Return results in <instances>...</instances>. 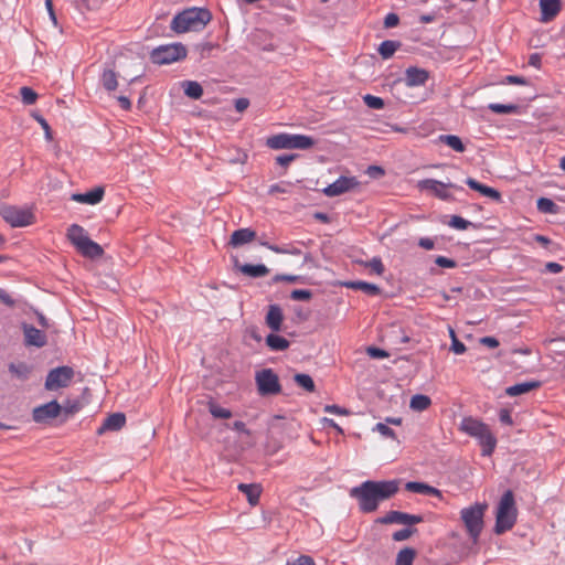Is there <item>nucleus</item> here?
<instances>
[{
	"mask_svg": "<svg viewBox=\"0 0 565 565\" xmlns=\"http://www.w3.org/2000/svg\"><path fill=\"white\" fill-rule=\"evenodd\" d=\"M398 489V480H366L360 486L353 487L350 490V497L358 500L362 512L371 513L379 508L380 502L395 495Z\"/></svg>",
	"mask_w": 565,
	"mask_h": 565,
	"instance_id": "f257e3e1",
	"label": "nucleus"
},
{
	"mask_svg": "<svg viewBox=\"0 0 565 565\" xmlns=\"http://www.w3.org/2000/svg\"><path fill=\"white\" fill-rule=\"evenodd\" d=\"M212 20V13L206 8L192 7L179 12L171 21L170 28L173 32L181 34L185 32L202 31Z\"/></svg>",
	"mask_w": 565,
	"mask_h": 565,
	"instance_id": "f03ea898",
	"label": "nucleus"
},
{
	"mask_svg": "<svg viewBox=\"0 0 565 565\" xmlns=\"http://www.w3.org/2000/svg\"><path fill=\"white\" fill-rule=\"evenodd\" d=\"M518 516L514 494L511 490H507L501 497L495 515L494 533L500 535L511 530Z\"/></svg>",
	"mask_w": 565,
	"mask_h": 565,
	"instance_id": "7ed1b4c3",
	"label": "nucleus"
},
{
	"mask_svg": "<svg viewBox=\"0 0 565 565\" xmlns=\"http://www.w3.org/2000/svg\"><path fill=\"white\" fill-rule=\"evenodd\" d=\"M68 241L75 246L78 253L87 258H99L104 254L103 247L96 242L92 241L87 232L78 224H72L67 228L66 234Z\"/></svg>",
	"mask_w": 565,
	"mask_h": 565,
	"instance_id": "20e7f679",
	"label": "nucleus"
},
{
	"mask_svg": "<svg viewBox=\"0 0 565 565\" xmlns=\"http://www.w3.org/2000/svg\"><path fill=\"white\" fill-rule=\"evenodd\" d=\"M488 508L487 503H475L460 511L461 521L465 524L469 537L477 542L483 530V516Z\"/></svg>",
	"mask_w": 565,
	"mask_h": 565,
	"instance_id": "39448f33",
	"label": "nucleus"
},
{
	"mask_svg": "<svg viewBox=\"0 0 565 565\" xmlns=\"http://www.w3.org/2000/svg\"><path fill=\"white\" fill-rule=\"evenodd\" d=\"M266 145L270 149H310L316 145L312 137L306 135L278 134L269 137Z\"/></svg>",
	"mask_w": 565,
	"mask_h": 565,
	"instance_id": "423d86ee",
	"label": "nucleus"
},
{
	"mask_svg": "<svg viewBox=\"0 0 565 565\" xmlns=\"http://www.w3.org/2000/svg\"><path fill=\"white\" fill-rule=\"evenodd\" d=\"M186 57V49L182 43L160 45L150 53V60L158 65L171 64Z\"/></svg>",
	"mask_w": 565,
	"mask_h": 565,
	"instance_id": "0eeeda50",
	"label": "nucleus"
},
{
	"mask_svg": "<svg viewBox=\"0 0 565 565\" xmlns=\"http://www.w3.org/2000/svg\"><path fill=\"white\" fill-rule=\"evenodd\" d=\"M0 215L13 227L28 226L34 222V214L30 210L13 205H3L0 207Z\"/></svg>",
	"mask_w": 565,
	"mask_h": 565,
	"instance_id": "6e6552de",
	"label": "nucleus"
},
{
	"mask_svg": "<svg viewBox=\"0 0 565 565\" xmlns=\"http://www.w3.org/2000/svg\"><path fill=\"white\" fill-rule=\"evenodd\" d=\"M418 188L423 191L431 192L436 198L443 201H455V196L450 193L449 189L456 191H465V189L455 183H444L435 179H425L418 182Z\"/></svg>",
	"mask_w": 565,
	"mask_h": 565,
	"instance_id": "1a4fd4ad",
	"label": "nucleus"
},
{
	"mask_svg": "<svg viewBox=\"0 0 565 565\" xmlns=\"http://www.w3.org/2000/svg\"><path fill=\"white\" fill-rule=\"evenodd\" d=\"M73 377L74 370L71 366H57L47 373L44 387L47 391L67 387Z\"/></svg>",
	"mask_w": 565,
	"mask_h": 565,
	"instance_id": "9d476101",
	"label": "nucleus"
},
{
	"mask_svg": "<svg viewBox=\"0 0 565 565\" xmlns=\"http://www.w3.org/2000/svg\"><path fill=\"white\" fill-rule=\"evenodd\" d=\"M255 381L262 396L276 395L281 391L279 379L271 369H264L257 372Z\"/></svg>",
	"mask_w": 565,
	"mask_h": 565,
	"instance_id": "9b49d317",
	"label": "nucleus"
},
{
	"mask_svg": "<svg viewBox=\"0 0 565 565\" xmlns=\"http://www.w3.org/2000/svg\"><path fill=\"white\" fill-rule=\"evenodd\" d=\"M62 413V405L57 401H51L46 404L36 406L32 412V418L38 424H46L56 418Z\"/></svg>",
	"mask_w": 565,
	"mask_h": 565,
	"instance_id": "f8f14e48",
	"label": "nucleus"
},
{
	"mask_svg": "<svg viewBox=\"0 0 565 565\" xmlns=\"http://www.w3.org/2000/svg\"><path fill=\"white\" fill-rule=\"evenodd\" d=\"M376 522L381 524H405L412 526L423 522V516L393 510L387 512L384 516L379 518Z\"/></svg>",
	"mask_w": 565,
	"mask_h": 565,
	"instance_id": "ddd939ff",
	"label": "nucleus"
},
{
	"mask_svg": "<svg viewBox=\"0 0 565 565\" xmlns=\"http://www.w3.org/2000/svg\"><path fill=\"white\" fill-rule=\"evenodd\" d=\"M359 185L355 177L341 175L333 183L326 186L322 192L326 196L333 198L347 193Z\"/></svg>",
	"mask_w": 565,
	"mask_h": 565,
	"instance_id": "4468645a",
	"label": "nucleus"
},
{
	"mask_svg": "<svg viewBox=\"0 0 565 565\" xmlns=\"http://www.w3.org/2000/svg\"><path fill=\"white\" fill-rule=\"evenodd\" d=\"M23 335H24V344L28 347H36L43 348L47 343V338L45 333L39 329H36L32 324L23 323L22 326Z\"/></svg>",
	"mask_w": 565,
	"mask_h": 565,
	"instance_id": "2eb2a0df",
	"label": "nucleus"
},
{
	"mask_svg": "<svg viewBox=\"0 0 565 565\" xmlns=\"http://www.w3.org/2000/svg\"><path fill=\"white\" fill-rule=\"evenodd\" d=\"M428 78H429V73H428V71H426L424 68L411 66V67L406 68V71H405L404 81L408 87L425 85V83L428 81Z\"/></svg>",
	"mask_w": 565,
	"mask_h": 565,
	"instance_id": "dca6fc26",
	"label": "nucleus"
},
{
	"mask_svg": "<svg viewBox=\"0 0 565 565\" xmlns=\"http://www.w3.org/2000/svg\"><path fill=\"white\" fill-rule=\"evenodd\" d=\"M561 8V0H540L541 21L551 22L559 13Z\"/></svg>",
	"mask_w": 565,
	"mask_h": 565,
	"instance_id": "f3484780",
	"label": "nucleus"
},
{
	"mask_svg": "<svg viewBox=\"0 0 565 565\" xmlns=\"http://www.w3.org/2000/svg\"><path fill=\"white\" fill-rule=\"evenodd\" d=\"M235 268L241 271L243 275L252 277V278H260L268 275L269 269L263 264H241L238 259L234 260Z\"/></svg>",
	"mask_w": 565,
	"mask_h": 565,
	"instance_id": "a211bd4d",
	"label": "nucleus"
},
{
	"mask_svg": "<svg viewBox=\"0 0 565 565\" xmlns=\"http://www.w3.org/2000/svg\"><path fill=\"white\" fill-rule=\"evenodd\" d=\"M104 193V188L96 186L86 193H74L71 199L78 203L95 205L103 200Z\"/></svg>",
	"mask_w": 565,
	"mask_h": 565,
	"instance_id": "6ab92c4d",
	"label": "nucleus"
},
{
	"mask_svg": "<svg viewBox=\"0 0 565 565\" xmlns=\"http://www.w3.org/2000/svg\"><path fill=\"white\" fill-rule=\"evenodd\" d=\"M126 424V416L122 413H114L109 415L102 426L97 429V434L102 435L106 430L117 431L121 429Z\"/></svg>",
	"mask_w": 565,
	"mask_h": 565,
	"instance_id": "aec40b11",
	"label": "nucleus"
},
{
	"mask_svg": "<svg viewBox=\"0 0 565 565\" xmlns=\"http://www.w3.org/2000/svg\"><path fill=\"white\" fill-rule=\"evenodd\" d=\"M284 313L278 305H270L266 315V324L273 332H278L281 329Z\"/></svg>",
	"mask_w": 565,
	"mask_h": 565,
	"instance_id": "412c9836",
	"label": "nucleus"
},
{
	"mask_svg": "<svg viewBox=\"0 0 565 565\" xmlns=\"http://www.w3.org/2000/svg\"><path fill=\"white\" fill-rule=\"evenodd\" d=\"M488 428V425L471 417L465 418L461 423V429L475 438H479Z\"/></svg>",
	"mask_w": 565,
	"mask_h": 565,
	"instance_id": "4be33fe9",
	"label": "nucleus"
},
{
	"mask_svg": "<svg viewBox=\"0 0 565 565\" xmlns=\"http://www.w3.org/2000/svg\"><path fill=\"white\" fill-rule=\"evenodd\" d=\"M255 237H256L255 231H253L248 227L239 228L232 233L231 239H230V245L233 247H239L244 244H247V243L254 241Z\"/></svg>",
	"mask_w": 565,
	"mask_h": 565,
	"instance_id": "5701e85b",
	"label": "nucleus"
},
{
	"mask_svg": "<svg viewBox=\"0 0 565 565\" xmlns=\"http://www.w3.org/2000/svg\"><path fill=\"white\" fill-rule=\"evenodd\" d=\"M466 184L470 189H472L475 191H478L482 195L488 196V198H490V199H492L494 201H500L501 200V193L498 190H495L494 188L488 186L486 184H482V183H480L479 181H477L473 178H468L466 180Z\"/></svg>",
	"mask_w": 565,
	"mask_h": 565,
	"instance_id": "b1692460",
	"label": "nucleus"
},
{
	"mask_svg": "<svg viewBox=\"0 0 565 565\" xmlns=\"http://www.w3.org/2000/svg\"><path fill=\"white\" fill-rule=\"evenodd\" d=\"M407 491L414 492V493H420L425 495H431L441 498V491L437 488H434L427 483L418 482V481H409L405 486Z\"/></svg>",
	"mask_w": 565,
	"mask_h": 565,
	"instance_id": "393cba45",
	"label": "nucleus"
},
{
	"mask_svg": "<svg viewBox=\"0 0 565 565\" xmlns=\"http://www.w3.org/2000/svg\"><path fill=\"white\" fill-rule=\"evenodd\" d=\"M239 492L244 493L247 498V501L250 505L255 507L259 502V497L262 493V488L256 483H239L237 486Z\"/></svg>",
	"mask_w": 565,
	"mask_h": 565,
	"instance_id": "a878e982",
	"label": "nucleus"
},
{
	"mask_svg": "<svg viewBox=\"0 0 565 565\" xmlns=\"http://www.w3.org/2000/svg\"><path fill=\"white\" fill-rule=\"evenodd\" d=\"M541 386L540 381H529L523 383H518L512 386L505 388V393L509 396H519L525 393H529L533 390H536Z\"/></svg>",
	"mask_w": 565,
	"mask_h": 565,
	"instance_id": "bb28decb",
	"label": "nucleus"
},
{
	"mask_svg": "<svg viewBox=\"0 0 565 565\" xmlns=\"http://www.w3.org/2000/svg\"><path fill=\"white\" fill-rule=\"evenodd\" d=\"M8 370L13 377L20 381H26L32 373V366L25 362H11L8 365Z\"/></svg>",
	"mask_w": 565,
	"mask_h": 565,
	"instance_id": "cd10ccee",
	"label": "nucleus"
},
{
	"mask_svg": "<svg viewBox=\"0 0 565 565\" xmlns=\"http://www.w3.org/2000/svg\"><path fill=\"white\" fill-rule=\"evenodd\" d=\"M344 286L351 289L362 290L369 296H377L381 294V288L377 285L363 280L348 281Z\"/></svg>",
	"mask_w": 565,
	"mask_h": 565,
	"instance_id": "c85d7f7f",
	"label": "nucleus"
},
{
	"mask_svg": "<svg viewBox=\"0 0 565 565\" xmlns=\"http://www.w3.org/2000/svg\"><path fill=\"white\" fill-rule=\"evenodd\" d=\"M479 444L482 447V456H490L494 451L497 446V438L491 433L490 428H488L479 438Z\"/></svg>",
	"mask_w": 565,
	"mask_h": 565,
	"instance_id": "c756f323",
	"label": "nucleus"
},
{
	"mask_svg": "<svg viewBox=\"0 0 565 565\" xmlns=\"http://www.w3.org/2000/svg\"><path fill=\"white\" fill-rule=\"evenodd\" d=\"M266 344L271 351L278 352L287 350L290 342L286 338L273 332L266 337Z\"/></svg>",
	"mask_w": 565,
	"mask_h": 565,
	"instance_id": "7c9ffc66",
	"label": "nucleus"
},
{
	"mask_svg": "<svg viewBox=\"0 0 565 565\" xmlns=\"http://www.w3.org/2000/svg\"><path fill=\"white\" fill-rule=\"evenodd\" d=\"M401 46H402V43L399 41L385 40L380 44L377 52L383 60H388L395 54V52Z\"/></svg>",
	"mask_w": 565,
	"mask_h": 565,
	"instance_id": "2f4dec72",
	"label": "nucleus"
},
{
	"mask_svg": "<svg viewBox=\"0 0 565 565\" xmlns=\"http://www.w3.org/2000/svg\"><path fill=\"white\" fill-rule=\"evenodd\" d=\"M100 84L107 92H114L118 86L117 73L111 68H105L100 76Z\"/></svg>",
	"mask_w": 565,
	"mask_h": 565,
	"instance_id": "473e14b6",
	"label": "nucleus"
},
{
	"mask_svg": "<svg viewBox=\"0 0 565 565\" xmlns=\"http://www.w3.org/2000/svg\"><path fill=\"white\" fill-rule=\"evenodd\" d=\"M260 245L267 247L268 249H270L271 252H274L276 254H289V255H300L301 254V250L299 248H297L296 246H294L292 244L279 246V245L269 244L268 242H260Z\"/></svg>",
	"mask_w": 565,
	"mask_h": 565,
	"instance_id": "72a5a7b5",
	"label": "nucleus"
},
{
	"mask_svg": "<svg viewBox=\"0 0 565 565\" xmlns=\"http://www.w3.org/2000/svg\"><path fill=\"white\" fill-rule=\"evenodd\" d=\"M431 404L429 396L424 394H416L411 398L409 406L413 411L423 412L426 411Z\"/></svg>",
	"mask_w": 565,
	"mask_h": 565,
	"instance_id": "f704fd0d",
	"label": "nucleus"
},
{
	"mask_svg": "<svg viewBox=\"0 0 565 565\" xmlns=\"http://www.w3.org/2000/svg\"><path fill=\"white\" fill-rule=\"evenodd\" d=\"M182 86L184 88V94L192 99H200L203 95V88L198 82L185 81Z\"/></svg>",
	"mask_w": 565,
	"mask_h": 565,
	"instance_id": "c9c22d12",
	"label": "nucleus"
},
{
	"mask_svg": "<svg viewBox=\"0 0 565 565\" xmlns=\"http://www.w3.org/2000/svg\"><path fill=\"white\" fill-rule=\"evenodd\" d=\"M536 207L544 214H556L559 211V206L548 198H540L536 202Z\"/></svg>",
	"mask_w": 565,
	"mask_h": 565,
	"instance_id": "e433bc0d",
	"label": "nucleus"
},
{
	"mask_svg": "<svg viewBox=\"0 0 565 565\" xmlns=\"http://www.w3.org/2000/svg\"><path fill=\"white\" fill-rule=\"evenodd\" d=\"M416 557L413 547H405L397 553L395 565H412Z\"/></svg>",
	"mask_w": 565,
	"mask_h": 565,
	"instance_id": "4c0bfd02",
	"label": "nucleus"
},
{
	"mask_svg": "<svg viewBox=\"0 0 565 565\" xmlns=\"http://www.w3.org/2000/svg\"><path fill=\"white\" fill-rule=\"evenodd\" d=\"M439 140L457 152H463L466 150L465 145L462 143L461 139L458 136L441 135L439 137Z\"/></svg>",
	"mask_w": 565,
	"mask_h": 565,
	"instance_id": "58836bf2",
	"label": "nucleus"
},
{
	"mask_svg": "<svg viewBox=\"0 0 565 565\" xmlns=\"http://www.w3.org/2000/svg\"><path fill=\"white\" fill-rule=\"evenodd\" d=\"M295 382L307 392H315L316 385L312 377L305 373H298L295 375Z\"/></svg>",
	"mask_w": 565,
	"mask_h": 565,
	"instance_id": "ea45409f",
	"label": "nucleus"
},
{
	"mask_svg": "<svg viewBox=\"0 0 565 565\" xmlns=\"http://www.w3.org/2000/svg\"><path fill=\"white\" fill-rule=\"evenodd\" d=\"M488 108L495 114H515L519 109L518 105L514 104H499L491 103Z\"/></svg>",
	"mask_w": 565,
	"mask_h": 565,
	"instance_id": "a19ab883",
	"label": "nucleus"
},
{
	"mask_svg": "<svg viewBox=\"0 0 565 565\" xmlns=\"http://www.w3.org/2000/svg\"><path fill=\"white\" fill-rule=\"evenodd\" d=\"M448 225L450 227L459 230V231H465L469 227H475V228L477 227L476 224H473L470 221L465 220L463 217H461L459 215H452L448 222Z\"/></svg>",
	"mask_w": 565,
	"mask_h": 565,
	"instance_id": "79ce46f5",
	"label": "nucleus"
},
{
	"mask_svg": "<svg viewBox=\"0 0 565 565\" xmlns=\"http://www.w3.org/2000/svg\"><path fill=\"white\" fill-rule=\"evenodd\" d=\"M209 411L211 415L215 418H230L232 416V413L230 409L221 407L214 402L209 403Z\"/></svg>",
	"mask_w": 565,
	"mask_h": 565,
	"instance_id": "37998d69",
	"label": "nucleus"
},
{
	"mask_svg": "<svg viewBox=\"0 0 565 565\" xmlns=\"http://www.w3.org/2000/svg\"><path fill=\"white\" fill-rule=\"evenodd\" d=\"M20 95L22 102L25 105H33L38 99V94L31 87L28 86H23L20 88Z\"/></svg>",
	"mask_w": 565,
	"mask_h": 565,
	"instance_id": "c03bdc74",
	"label": "nucleus"
},
{
	"mask_svg": "<svg viewBox=\"0 0 565 565\" xmlns=\"http://www.w3.org/2000/svg\"><path fill=\"white\" fill-rule=\"evenodd\" d=\"M417 532L416 527L407 526L393 533L392 539L395 542H402L408 540L413 534Z\"/></svg>",
	"mask_w": 565,
	"mask_h": 565,
	"instance_id": "a18cd8bd",
	"label": "nucleus"
},
{
	"mask_svg": "<svg viewBox=\"0 0 565 565\" xmlns=\"http://www.w3.org/2000/svg\"><path fill=\"white\" fill-rule=\"evenodd\" d=\"M364 104L371 108V109H382L385 106L384 100L381 97L373 96V95H365L363 96Z\"/></svg>",
	"mask_w": 565,
	"mask_h": 565,
	"instance_id": "49530a36",
	"label": "nucleus"
},
{
	"mask_svg": "<svg viewBox=\"0 0 565 565\" xmlns=\"http://www.w3.org/2000/svg\"><path fill=\"white\" fill-rule=\"evenodd\" d=\"M81 408H82V404L79 403V401L67 399L62 405V413H64L66 416H70V415L77 413Z\"/></svg>",
	"mask_w": 565,
	"mask_h": 565,
	"instance_id": "de8ad7c7",
	"label": "nucleus"
},
{
	"mask_svg": "<svg viewBox=\"0 0 565 565\" xmlns=\"http://www.w3.org/2000/svg\"><path fill=\"white\" fill-rule=\"evenodd\" d=\"M450 337H451L450 350L456 354L465 353L467 348L461 341L458 340V338L456 337V333L452 329H450Z\"/></svg>",
	"mask_w": 565,
	"mask_h": 565,
	"instance_id": "09e8293b",
	"label": "nucleus"
},
{
	"mask_svg": "<svg viewBox=\"0 0 565 565\" xmlns=\"http://www.w3.org/2000/svg\"><path fill=\"white\" fill-rule=\"evenodd\" d=\"M312 297V292L309 289H295L290 294V298L296 301H307Z\"/></svg>",
	"mask_w": 565,
	"mask_h": 565,
	"instance_id": "8fccbe9b",
	"label": "nucleus"
},
{
	"mask_svg": "<svg viewBox=\"0 0 565 565\" xmlns=\"http://www.w3.org/2000/svg\"><path fill=\"white\" fill-rule=\"evenodd\" d=\"M374 430L379 431L385 438H396L394 430L390 428L385 423H377L374 427Z\"/></svg>",
	"mask_w": 565,
	"mask_h": 565,
	"instance_id": "3c124183",
	"label": "nucleus"
},
{
	"mask_svg": "<svg viewBox=\"0 0 565 565\" xmlns=\"http://www.w3.org/2000/svg\"><path fill=\"white\" fill-rule=\"evenodd\" d=\"M366 267H370L377 275H382L384 273V265L382 259L379 257H373L370 262L365 264Z\"/></svg>",
	"mask_w": 565,
	"mask_h": 565,
	"instance_id": "603ef678",
	"label": "nucleus"
},
{
	"mask_svg": "<svg viewBox=\"0 0 565 565\" xmlns=\"http://www.w3.org/2000/svg\"><path fill=\"white\" fill-rule=\"evenodd\" d=\"M286 565H316V562L309 555H300L294 561H288Z\"/></svg>",
	"mask_w": 565,
	"mask_h": 565,
	"instance_id": "864d4df0",
	"label": "nucleus"
},
{
	"mask_svg": "<svg viewBox=\"0 0 565 565\" xmlns=\"http://www.w3.org/2000/svg\"><path fill=\"white\" fill-rule=\"evenodd\" d=\"M297 157V153L280 154L276 158V162L279 166L287 168Z\"/></svg>",
	"mask_w": 565,
	"mask_h": 565,
	"instance_id": "5fc2aeb1",
	"label": "nucleus"
},
{
	"mask_svg": "<svg viewBox=\"0 0 565 565\" xmlns=\"http://www.w3.org/2000/svg\"><path fill=\"white\" fill-rule=\"evenodd\" d=\"M367 354L373 359H385L388 358V353L385 350L375 347H369L366 349Z\"/></svg>",
	"mask_w": 565,
	"mask_h": 565,
	"instance_id": "6e6d98bb",
	"label": "nucleus"
},
{
	"mask_svg": "<svg viewBox=\"0 0 565 565\" xmlns=\"http://www.w3.org/2000/svg\"><path fill=\"white\" fill-rule=\"evenodd\" d=\"M435 263L443 268H455L457 266V263L454 259L445 256H437Z\"/></svg>",
	"mask_w": 565,
	"mask_h": 565,
	"instance_id": "4d7b16f0",
	"label": "nucleus"
},
{
	"mask_svg": "<svg viewBox=\"0 0 565 565\" xmlns=\"http://www.w3.org/2000/svg\"><path fill=\"white\" fill-rule=\"evenodd\" d=\"M503 83L510 85H525L527 81L523 76L508 75L504 77Z\"/></svg>",
	"mask_w": 565,
	"mask_h": 565,
	"instance_id": "13d9d810",
	"label": "nucleus"
},
{
	"mask_svg": "<svg viewBox=\"0 0 565 565\" xmlns=\"http://www.w3.org/2000/svg\"><path fill=\"white\" fill-rule=\"evenodd\" d=\"M299 280H300L299 276L287 275V274H277L273 277L274 282H279V281L297 282Z\"/></svg>",
	"mask_w": 565,
	"mask_h": 565,
	"instance_id": "bf43d9fd",
	"label": "nucleus"
},
{
	"mask_svg": "<svg viewBox=\"0 0 565 565\" xmlns=\"http://www.w3.org/2000/svg\"><path fill=\"white\" fill-rule=\"evenodd\" d=\"M399 23V17L396 13H388L384 19V26L386 29L395 28Z\"/></svg>",
	"mask_w": 565,
	"mask_h": 565,
	"instance_id": "052dcab7",
	"label": "nucleus"
},
{
	"mask_svg": "<svg viewBox=\"0 0 565 565\" xmlns=\"http://www.w3.org/2000/svg\"><path fill=\"white\" fill-rule=\"evenodd\" d=\"M499 419L500 422L503 424V425H512L513 424V420H512V416H511V413L509 409H501L500 413H499Z\"/></svg>",
	"mask_w": 565,
	"mask_h": 565,
	"instance_id": "680f3d73",
	"label": "nucleus"
},
{
	"mask_svg": "<svg viewBox=\"0 0 565 565\" xmlns=\"http://www.w3.org/2000/svg\"><path fill=\"white\" fill-rule=\"evenodd\" d=\"M36 120L42 126V129L45 132V138L47 140H52V131H51V127L47 124V121L42 116H36Z\"/></svg>",
	"mask_w": 565,
	"mask_h": 565,
	"instance_id": "e2e57ef3",
	"label": "nucleus"
},
{
	"mask_svg": "<svg viewBox=\"0 0 565 565\" xmlns=\"http://www.w3.org/2000/svg\"><path fill=\"white\" fill-rule=\"evenodd\" d=\"M0 301L8 307H14L15 305L13 298L2 288H0Z\"/></svg>",
	"mask_w": 565,
	"mask_h": 565,
	"instance_id": "0e129e2a",
	"label": "nucleus"
},
{
	"mask_svg": "<svg viewBox=\"0 0 565 565\" xmlns=\"http://www.w3.org/2000/svg\"><path fill=\"white\" fill-rule=\"evenodd\" d=\"M384 173H385L384 169L380 166H370L367 168V174L370 177L380 178V177L384 175Z\"/></svg>",
	"mask_w": 565,
	"mask_h": 565,
	"instance_id": "69168bd1",
	"label": "nucleus"
},
{
	"mask_svg": "<svg viewBox=\"0 0 565 565\" xmlns=\"http://www.w3.org/2000/svg\"><path fill=\"white\" fill-rule=\"evenodd\" d=\"M324 412L332 413V414H338V415H347V414H349V412L345 408H341L338 405H326L324 406Z\"/></svg>",
	"mask_w": 565,
	"mask_h": 565,
	"instance_id": "338daca9",
	"label": "nucleus"
},
{
	"mask_svg": "<svg viewBox=\"0 0 565 565\" xmlns=\"http://www.w3.org/2000/svg\"><path fill=\"white\" fill-rule=\"evenodd\" d=\"M480 343L491 349L499 347V341L494 337H483Z\"/></svg>",
	"mask_w": 565,
	"mask_h": 565,
	"instance_id": "774afa93",
	"label": "nucleus"
}]
</instances>
